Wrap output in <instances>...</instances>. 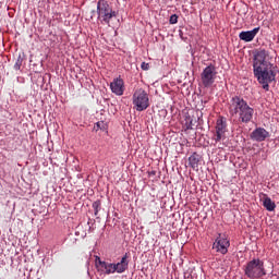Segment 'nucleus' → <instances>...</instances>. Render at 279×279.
Wrapping results in <instances>:
<instances>
[{"mask_svg": "<svg viewBox=\"0 0 279 279\" xmlns=\"http://www.w3.org/2000/svg\"><path fill=\"white\" fill-rule=\"evenodd\" d=\"M253 75L266 92L269 90V84L276 82V71L274 64L267 60V50L262 49L254 53Z\"/></svg>", "mask_w": 279, "mask_h": 279, "instance_id": "1", "label": "nucleus"}, {"mask_svg": "<svg viewBox=\"0 0 279 279\" xmlns=\"http://www.w3.org/2000/svg\"><path fill=\"white\" fill-rule=\"evenodd\" d=\"M229 114L239 117L240 123H250L254 119V108H252L241 96H233L229 101Z\"/></svg>", "mask_w": 279, "mask_h": 279, "instance_id": "2", "label": "nucleus"}, {"mask_svg": "<svg viewBox=\"0 0 279 279\" xmlns=\"http://www.w3.org/2000/svg\"><path fill=\"white\" fill-rule=\"evenodd\" d=\"M244 276L250 279H260L267 276V270H265V262L260 258H253L244 266Z\"/></svg>", "mask_w": 279, "mask_h": 279, "instance_id": "3", "label": "nucleus"}, {"mask_svg": "<svg viewBox=\"0 0 279 279\" xmlns=\"http://www.w3.org/2000/svg\"><path fill=\"white\" fill-rule=\"evenodd\" d=\"M97 14L101 25H110V21L117 19V11L112 10L106 0H99L97 2Z\"/></svg>", "mask_w": 279, "mask_h": 279, "instance_id": "4", "label": "nucleus"}, {"mask_svg": "<svg viewBox=\"0 0 279 279\" xmlns=\"http://www.w3.org/2000/svg\"><path fill=\"white\" fill-rule=\"evenodd\" d=\"M132 101L133 108L137 112H143L144 110H147L149 107V94H147L145 89L138 88L134 92Z\"/></svg>", "mask_w": 279, "mask_h": 279, "instance_id": "5", "label": "nucleus"}, {"mask_svg": "<svg viewBox=\"0 0 279 279\" xmlns=\"http://www.w3.org/2000/svg\"><path fill=\"white\" fill-rule=\"evenodd\" d=\"M215 133L213 136L214 143L226 141V132H228V120L225 117H219L216 121Z\"/></svg>", "mask_w": 279, "mask_h": 279, "instance_id": "6", "label": "nucleus"}, {"mask_svg": "<svg viewBox=\"0 0 279 279\" xmlns=\"http://www.w3.org/2000/svg\"><path fill=\"white\" fill-rule=\"evenodd\" d=\"M217 77V69L215 65H207L201 73V82L205 88H210L215 84Z\"/></svg>", "mask_w": 279, "mask_h": 279, "instance_id": "7", "label": "nucleus"}, {"mask_svg": "<svg viewBox=\"0 0 279 279\" xmlns=\"http://www.w3.org/2000/svg\"><path fill=\"white\" fill-rule=\"evenodd\" d=\"M230 247V241L226 236H219L216 239L213 248L220 254H228V248Z\"/></svg>", "mask_w": 279, "mask_h": 279, "instance_id": "8", "label": "nucleus"}, {"mask_svg": "<svg viewBox=\"0 0 279 279\" xmlns=\"http://www.w3.org/2000/svg\"><path fill=\"white\" fill-rule=\"evenodd\" d=\"M110 88L111 93L121 97L125 90V83L123 82V78H114L113 82L110 83Z\"/></svg>", "mask_w": 279, "mask_h": 279, "instance_id": "9", "label": "nucleus"}, {"mask_svg": "<svg viewBox=\"0 0 279 279\" xmlns=\"http://www.w3.org/2000/svg\"><path fill=\"white\" fill-rule=\"evenodd\" d=\"M260 32V27H255L252 31H242L239 34L240 40H243L244 43H252L254 38H256V35Z\"/></svg>", "mask_w": 279, "mask_h": 279, "instance_id": "10", "label": "nucleus"}, {"mask_svg": "<svg viewBox=\"0 0 279 279\" xmlns=\"http://www.w3.org/2000/svg\"><path fill=\"white\" fill-rule=\"evenodd\" d=\"M252 141L263 143L266 138H269V133L263 128H257L251 133Z\"/></svg>", "mask_w": 279, "mask_h": 279, "instance_id": "11", "label": "nucleus"}, {"mask_svg": "<svg viewBox=\"0 0 279 279\" xmlns=\"http://www.w3.org/2000/svg\"><path fill=\"white\" fill-rule=\"evenodd\" d=\"M128 253H125L119 263L113 264V268L117 274H123L126 271L130 265V260H128Z\"/></svg>", "mask_w": 279, "mask_h": 279, "instance_id": "12", "label": "nucleus"}, {"mask_svg": "<svg viewBox=\"0 0 279 279\" xmlns=\"http://www.w3.org/2000/svg\"><path fill=\"white\" fill-rule=\"evenodd\" d=\"M263 206L266 208V210H268V213H274V210H276V203L271 201L267 194L264 195Z\"/></svg>", "mask_w": 279, "mask_h": 279, "instance_id": "13", "label": "nucleus"}, {"mask_svg": "<svg viewBox=\"0 0 279 279\" xmlns=\"http://www.w3.org/2000/svg\"><path fill=\"white\" fill-rule=\"evenodd\" d=\"M189 165L193 168L194 171L199 169V155L197 153H193L189 157Z\"/></svg>", "mask_w": 279, "mask_h": 279, "instance_id": "14", "label": "nucleus"}, {"mask_svg": "<svg viewBox=\"0 0 279 279\" xmlns=\"http://www.w3.org/2000/svg\"><path fill=\"white\" fill-rule=\"evenodd\" d=\"M101 267L105 269V274H107V276H110V274H116L114 264L112 263H102Z\"/></svg>", "mask_w": 279, "mask_h": 279, "instance_id": "15", "label": "nucleus"}, {"mask_svg": "<svg viewBox=\"0 0 279 279\" xmlns=\"http://www.w3.org/2000/svg\"><path fill=\"white\" fill-rule=\"evenodd\" d=\"M92 208H94V215L97 217L99 215V210H101V201H96L93 203Z\"/></svg>", "mask_w": 279, "mask_h": 279, "instance_id": "16", "label": "nucleus"}, {"mask_svg": "<svg viewBox=\"0 0 279 279\" xmlns=\"http://www.w3.org/2000/svg\"><path fill=\"white\" fill-rule=\"evenodd\" d=\"M21 66H23V57L21 54H19V57L13 65V69H14V71H21Z\"/></svg>", "mask_w": 279, "mask_h": 279, "instance_id": "17", "label": "nucleus"}, {"mask_svg": "<svg viewBox=\"0 0 279 279\" xmlns=\"http://www.w3.org/2000/svg\"><path fill=\"white\" fill-rule=\"evenodd\" d=\"M94 130H102L104 132L108 130V125L104 122H97L96 126H94Z\"/></svg>", "mask_w": 279, "mask_h": 279, "instance_id": "18", "label": "nucleus"}, {"mask_svg": "<svg viewBox=\"0 0 279 279\" xmlns=\"http://www.w3.org/2000/svg\"><path fill=\"white\" fill-rule=\"evenodd\" d=\"M185 130H193V119L191 117H186L185 119Z\"/></svg>", "mask_w": 279, "mask_h": 279, "instance_id": "19", "label": "nucleus"}, {"mask_svg": "<svg viewBox=\"0 0 279 279\" xmlns=\"http://www.w3.org/2000/svg\"><path fill=\"white\" fill-rule=\"evenodd\" d=\"M169 23H170V25H175V23H178V15L177 14H172L170 16Z\"/></svg>", "mask_w": 279, "mask_h": 279, "instance_id": "20", "label": "nucleus"}, {"mask_svg": "<svg viewBox=\"0 0 279 279\" xmlns=\"http://www.w3.org/2000/svg\"><path fill=\"white\" fill-rule=\"evenodd\" d=\"M141 69H142L143 71H149V63H147V62H142Z\"/></svg>", "mask_w": 279, "mask_h": 279, "instance_id": "21", "label": "nucleus"}, {"mask_svg": "<svg viewBox=\"0 0 279 279\" xmlns=\"http://www.w3.org/2000/svg\"><path fill=\"white\" fill-rule=\"evenodd\" d=\"M96 263H99V265H100V267H101V264H102V263H106V262H101V258L97 257V258H96Z\"/></svg>", "mask_w": 279, "mask_h": 279, "instance_id": "22", "label": "nucleus"}, {"mask_svg": "<svg viewBox=\"0 0 279 279\" xmlns=\"http://www.w3.org/2000/svg\"><path fill=\"white\" fill-rule=\"evenodd\" d=\"M180 36H182V31H180Z\"/></svg>", "mask_w": 279, "mask_h": 279, "instance_id": "23", "label": "nucleus"}]
</instances>
